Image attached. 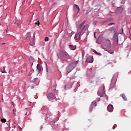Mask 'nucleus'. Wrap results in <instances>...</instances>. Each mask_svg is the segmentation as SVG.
<instances>
[{
    "label": "nucleus",
    "instance_id": "1",
    "mask_svg": "<svg viewBox=\"0 0 131 131\" xmlns=\"http://www.w3.org/2000/svg\"><path fill=\"white\" fill-rule=\"evenodd\" d=\"M86 74L88 78H93L96 74V70L94 68H88Z\"/></svg>",
    "mask_w": 131,
    "mask_h": 131
},
{
    "label": "nucleus",
    "instance_id": "2",
    "mask_svg": "<svg viewBox=\"0 0 131 131\" xmlns=\"http://www.w3.org/2000/svg\"><path fill=\"white\" fill-rule=\"evenodd\" d=\"M78 60L75 61L71 63H70L67 68H66V71L68 73H70L71 71L77 66V64H78Z\"/></svg>",
    "mask_w": 131,
    "mask_h": 131
},
{
    "label": "nucleus",
    "instance_id": "3",
    "mask_svg": "<svg viewBox=\"0 0 131 131\" xmlns=\"http://www.w3.org/2000/svg\"><path fill=\"white\" fill-rule=\"evenodd\" d=\"M42 114L43 116H45L46 119H52L51 116H53V114L51 113V112H48V111H45Z\"/></svg>",
    "mask_w": 131,
    "mask_h": 131
},
{
    "label": "nucleus",
    "instance_id": "4",
    "mask_svg": "<svg viewBox=\"0 0 131 131\" xmlns=\"http://www.w3.org/2000/svg\"><path fill=\"white\" fill-rule=\"evenodd\" d=\"M118 35L119 33L117 32L114 34L113 39L116 46H118Z\"/></svg>",
    "mask_w": 131,
    "mask_h": 131
},
{
    "label": "nucleus",
    "instance_id": "5",
    "mask_svg": "<svg viewBox=\"0 0 131 131\" xmlns=\"http://www.w3.org/2000/svg\"><path fill=\"white\" fill-rule=\"evenodd\" d=\"M123 12V8L122 7H119L116 9L115 13L116 15H119V14Z\"/></svg>",
    "mask_w": 131,
    "mask_h": 131
},
{
    "label": "nucleus",
    "instance_id": "6",
    "mask_svg": "<svg viewBox=\"0 0 131 131\" xmlns=\"http://www.w3.org/2000/svg\"><path fill=\"white\" fill-rule=\"evenodd\" d=\"M96 106H97V102L93 101L90 105L89 112H92L94 109V107H96Z\"/></svg>",
    "mask_w": 131,
    "mask_h": 131
},
{
    "label": "nucleus",
    "instance_id": "7",
    "mask_svg": "<svg viewBox=\"0 0 131 131\" xmlns=\"http://www.w3.org/2000/svg\"><path fill=\"white\" fill-rule=\"evenodd\" d=\"M107 110L108 111V112H113V110H114L113 105L109 104L107 107Z\"/></svg>",
    "mask_w": 131,
    "mask_h": 131
},
{
    "label": "nucleus",
    "instance_id": "8",
    "mask_svg": "<svg viewBox=\"0 0 131 131\" xmlns=\"http://www.w3.org/2000/svg\"><path fill=\"white\" fill-rule=\"evenodd\" d=\"M67 56V53H66V52L61 51L59 53V57H60V58H65Z\"/></svg>",
    "mask_w": 131,
    "mask_h": 131
},
{
    "label": "nucleus",
    "instance_id": "9",
    "mask_svg": "<svg viewBox=\"0 0 131 131\" xmlns=\"http://www.w3.org/2000/svg\"><path fill=\"white\" fill-rule=\"evenodd\" d=\"M102 41H103V38L102 37V36H99L97 39L96 42H97L98 45H101Z\"/></svg>",
    "mask_w": 131,
    "mask_h": 131
},
{
    "label": "nucleus",
    "instance_id": "10",
    "mask_svg": "<svg viewBox=\"0 0 131 131\" xmlns=\"http://www.w3.org/2000/svg\"><path fill=\"white\" fill-rule=\"evenodd\" d=\"M86 62H88V63H93V62H94V57H87Z\"/></svg>",
    "mask_w": 131,
    "mask_h": 131
},
{
    "label": "nucleus",
    "instance_id": "11",
    "mask_svg": "<svg viewBox=\"0 0 131 131\" xmlns=\"http://www.w3.org/2000/svg\"><path fill=\"white\" fill-rule=\"evenodd\" d=\"M105 41L106 42V46H107V48L110 49V48H111V41H110V40H109L108 39H106Z\"/></svg>",
    "mask_w": 131,
    "mask_h": 131
},
{
    "label": "nucleus",
    "instance_id": "12",
    "mask_svg": "<svg viewBox=\"0 0 131 131\" xmlns=\"http://www.w3.org/2000/svg\"><path fill=\"white\" fill-rule=\"evenodd\" d=\"M46 128L48 130H50L51 129H53V125H52V124H50V123L47 124V126H46Z\"/></svg>",
    "mask_w": 131,
    "mask_h": 131
},
{
    "label": "nucleus",
    "instance_id": "13",
    "mask_svg": "<svg viewBox=\"0 0 131 131\" xmlns=\"http://www.w3.org/2000/svg\"><path fill=\"white\" fill-rule=\"evenodd\" d=\"M108 30V31H110V32H111L112 33H114V32H115L116 31L115 28H114V27L110 28Z\"/></svg>",
    "mask_w": 131,
    "mask_h": 131
},
{
    "label": "nucleus",
    "instance_id": "14",
    "mask_svg": "<svg viewBox=\"0 0 131 131\" xmlns=\"http://www.w3.org/2000/svg\"><path fill=\"white\" fill-rule=\"evenodd\" d=\"M36 68L38 70V75L40 73V71H41V68H40V65L39 64H37Z\"/></svg>",
    "mask_w": 131,
    "mask_h": 131
},
{
    "label": "nucleus",
    "instance_id": "15",
    "mask_svg": "<svg viewBox=\"0 0 131 131\" xmlns=\"http://www.w3.org/2000/svg\"><path fill=\"white\" fill-rule=\"evenodd\" d=\"M70 50H72V51H74L76 49V46H73V45H70L69 46Z\"/></svg>",
    "mask_w": 131,
    "mask_h": 131
},
{
    "label": "nucleus",
    "instance_id": "16",
    "mask_svg": "<svg viewBox=\"0 0 131 131\" xmlns=\"http://www.w3.org/2000/svg\"><path fill=\"white\" fill-rule=\"evenodd\" d=\"M91 85V86H96V85H97V81H92Z\"/></svg>",
    "mask_w": 131,
    "mask_h": 131
},
{
    "label": "nucleus",
    "instance_id": "17",
    "mask_svg": "<svg viewBox=\"0 0 131 131\" xmlns=\"http://www.w3.org/2000/svg\"><path fill=\"white\" fill-rule=\"evenodd\" d=\"M75 8H76V9L78 10V12L77 13V14H78V13L79 12V11H80V9L79 8V6H78V5L75 4L74 5Z\"/></svg>",
    "mask_w": 131,
    "mask_h": 131
},
{
    "label": "nucleus",
    "instance_id": "18",
    "mask_svg": "<svg viewBox=\"0 0 131 131\" xmlns=\"http://www.w3.org/2000/svg\"><path fill=\"white\" fill-rule=\"evenodd\" d=\"M75 38L77 40L80 39V36L77 33H76L75 35Z\"/></svg>",
    "mask_w": 131,
    "mask_h": 131
},
{
    "label": "nucleus",
    "instance_id": "19",
    "mask_svg": "<svg viewBox=\"0 0 131 131\" xmlns=\"http://www.w3.org/2000/svg\"><path fill=\"white\" fill-rule=\"evenodd\" d=\"M114 88H115V83H114V84L111 83L109 90H113Z\"/></svg>",
    "mask_w": 131,
    "mask_h": 131
},
{
    "label": "nucleus",
    "instance_id": "20",
    "mask_svg": "<svg viewBox=\"0 0 131 131\" xmlns=\"http://www.w3.org/2000/svg\"><path fill=\"white\" fill-rule=\"evenodd\" d=\"M37 79H38V78H35L33 80H31L30 82H31V83H34V82H35Z\"/></svg>",
    "mask_w": 131,
    "mask_h": 131
},
{
    "label": "nucleus",
    "instance_id": "21",
    "mask_svg": "<svg viewBox=\"0 0 131 131\" xmlns=\"http://www.w3.org/2000/svg\"><path fill=\"white\" fill-rule=\"evenodd\" d=\"M44 63L46 65V72H49V68H48V64L47 63V62H46V61H44Z\"/></svg>",
    "mask_w": 131,
    "mask_h": 131
},
{
    "label": "nucleus",
    "instance_id": "22",
    "mask_svg": "<svg viewBox=\"0 0 131 131\" xmlns=\"http://www.w3.org/2000/svg\"><path fill=\"white\" fill-rule=\"evenodd\" d=\"M105 93V91H103L102 92H100V94H99V95L100 96V97H103Z\"/></svg>",
    "mask_w": 131,
    "mask_h": 131
},
{
    "label": "nucleus",
    "instance_id": "23",
    "mask_svg": "<svg viewBox=\"0 0 131 131\" xmlns=\"http://www.w3.org/2000/svg\"><path fill=\"white\" fill-rule=\"evenodd\" d=\"M122 97L124 101H127V98H126V96H125V95H124V94L122 95Z\"/></svg>",
    "mask_w": 131,
    "mask_h": 131
},
{
    "label": "nucleus",
    "instance_id": "24",
    "mask_svg": "<svg viewBox=\"0 0 131 131\" xmlns=\"http://www.w3.org/2000/svg\"><path fill=\"white\" fill-rule=\"evenodd\" d=\"M68 89H71V88H72V83H69L68 84Z\"/></svg>",
    "mask_w": 131,
    "mask_h": 131
},
{
    "label": "nucleus",
    "instance_id": "25",
    "mask_svg": "<svg viewBox=\"0 0 131 131\" xmlns=\"http://www.w3.org/2000/svg\"><path fill=\"white\" fill-rule=\"evenodd\" d=\"M49 98L53 99V98H54V94H53V93H49Z\"/></svg>",
    "mask_w": 131,
    "mask_h": 131
},
{
    "label": "nucleus",
    "instance_id": "26",
    "mask_svg": "<svg viewBox=\"0 0 131 131\" xmlns=\"http://www.w3.org/2000/svg\"><path fill=\"white\" fill-rule=\"evenodd\" d=\"M91 12H92V9H89L86 10L85 13L86 15H88L89 14H90V13H91Z\"/></svg>",
    "mask_w": 131,
    "mask_h": 131
},
{
    "label": "nucleus",
    "instance_id": "27",
    "mask_svg": "<svg viewBox=\"0 0 131 131\" xmlns=\"http://www.w3.org/2000/svg\"><path fill=\"white\" fill-rule=\"evenodd\" d=\"M118 33H119V34H122V33H123V29H120Z\"/></svg>",
    "mask_w": 131,
    "mask_h": 131
},
{
    "label": "nucleus",
    "instance_id": "28",
    "mask_svg": "<svg viewBox=\"0 0 131 131\" xmlns=\"http://www.w3.org/2000/svg\"><path fill=\"white\" fill-rule=\"evenodd\" d=\"M106 21H107V22H110V21H113V18H107L106 19Z\"/></svg>",
    "mask_w": 131,
    "mask_h": 131
},
{
    "label": "nucleus",
    "instance_id": "29",
    "mask_svg": "<svg viewBox=\"0 0 131 131\" xmlns=\"http://www.w3.org/2000/svg\"><path fill=\"white\" fill-rule=\"evenodd\" d=\"M2 122H7V120L5 118L1 119Z\"/></svg>",
    "mask_w": 131,
    "mask_h": 131
},
{
    "label": "nucleus",
    "instance_id": "30",
    "mask_svg": "<svg viewBox=\"0 0 131 131\" xmlns=\"http://www.w3.org/2000/svg\"><path fill=\"white\" fill-rule=\"evenodd\" d=\"M34 43V41L33 40L32 42H30V45H31L32 47L33 46Z\"/></svg>",
    "mask_w": 131,
    "mask_h": 131
},
{
    "label": "nucleus",
    "instance_id": "31",
    "mask_svg": "<svg viewBox=\"0 0 131 131\" xmlns=\"http://www.w3.org/2000/svg\"><path fill=\"white\" fill-rule=\"evenodd\" d=\"M97 20H94L93 24V25H97Z\"/></svg>",
    "mask_w": 131,
    "mask_h": 131
},
{
    "label": "nucleus",
    "instance_id": "32",
    "mask_svg": "<svg viewBox=\"0 0 131 131\" xmlns=\"http://www.w3.org/2000/svg\"><path fill=\"white\" fill-rule=\"evenodd\" d=\"M45 41H49V37H46L45 38Z\"/></svg>",
    "mask_w": 131,
    "mask_h": 131
},
{
    "label": "nucleus",
    "instance_id": "33",
    "mask_svg": "<svg viewBox=\"0 0 131 131\" xmlns=\"http://www.w3.org/2000/svg\"><path fill=\"white\" fill-rule=\"evenodd\" d=\"M84 28H85V26H83V27L81 29V31H83V30H84Z\"/></svg>",
    "mask_w": 131,
    "mask_h": 131
},
{
    "label": "nucleus",
    "instance_id": "34",
    "mask_svg": "<svg viewBox=\"0 0 131 131\" xmlns=\"http://www.w3.org/2000/svg\"><path fill=\"white\" fill-rule=\"evenodd\" d=\"M111 25H115V23H111L108 24V26H110Z\"/></svg>",
    "mask_w": 131,
    "mask_h": 131
},
{
    "label": "nucleus",
    "instance_id": "35",
    "mask_svg": "<svg viewBox=\"0 0 131 131\" xmlns=\"http://www.w3.org/2000/svg\"><path fill=\"white\" fill-rule=\"evenodd\" d=\"M34 60V58H33V57H32V56H30V57H29V60Z\"/></svg>",
    "mask_w": 131,
    "mask_h": 131
},
{
    "label": "nucleus",
    "instance_id": "36",
    "mask_svg": "<svg viewBox=\"0 0 131 131\" xmlns=\"http://www.w3.org/2000/svg\"><path fill=\"white\" fill-rule=\"evenodd\" d=\"M85 22H86V20H84L83 22L81 23V25L83 26L85 24Z\"/></svg>",
    "mask_w": 131,
    "mask_h": 131
},
{
    "label": "nucleus",
    "instance_id": "37",
    "mask_svg": "<svg viewBox=\"0 0 131 131\" xmlns=\"http://www.w3.org/2000/svg\"><path fill=\"white\" fill-rule=\"evenodd\" d=\"M82 31H81V30L78 32V33H77V34H78L80 36L81 35Z\"/></svg>",
    "mask_w": 131,
    "mask_h": 131
},
{
    "label": "nucleus",
    "instance_id": "38",
    "mask_svg": "<svg viewBox=\"0 0 131 131\" xmlns=\"http://www.w3.org/2000/svg\"><path fill=\"white\" fill-rule=\"evenodd\" d=\"M108 52L110 53V54H113L114 53V51H112L111 50H109Z\"/></svg>",
    "mask_w": 131,
    "mask_h": 131
},
{
    "label": "nucleus",
    "instance_id": "39",
    "mask_svg": "<svg viewBox=\"0 0 131 131\" xmlns=\"http://www.w3.org/2000/svg\"><path fill=\"white\" fill-rule=\"evenodd\" d=\"M82 26H83L82 25H81V24H80V25L79 26V28H80V29H81V28L82 27Z\"/></svg>",
    "mask_w": 131,
    "mask_h": 131
},
{
    "label": "nucleus",
    "instance_id": "40",
    "mask_svg": "<svg viewBox=\"0 0 131 131\" xmlns=\"http://www.w3.org/2000/svg\"><path fill=\"white\" fill-rule=\"evenodd\" d=\"M13 112L14 115H16V110H13Z\"/></svg>",
    "mask_w": 131,
    "mask_h": 131
},
{
    "label": "nucleus",
    "instance_id": "41",
    "mask_svg": "<svg viewBox=\"0 0 131 131\" xmlns=\"http://www.w3.org/2000/svg\"><path fill=\"white\" fill-rule=\"evenodd\" d=\"M96 55H98V56H102V54L100 53V52H97Z\"/></svg>",
    "mask_w": 131,
    "mask_h": 131
},
{
    "label": "nucleus",
    "instance_id": "42",
    "mask_svg": "<svg viewBox=\"0 0 131 131\" xmlns=\"http://www.w3.org/2000/svg\"><path fill=\"white\" fill-rule=\"evenodd\" d=\"M1 72L2 73H7V72L5 70L4 71H2Z\"/></svg>",
    "mask_w": 131,
    "mask_h": 131
},
{
    "label": "nucleus",
    "instance_id": "43",
    "mask_svg": "<svg viewBox=\"0 0 131 131\" xmlns=\"http://www.w3.org/2000/svg\"><path fill=\"white\" fill-rule=\"evenodd\" d=\"M93 52H94V53H95V54H96V55L97 53H98V52H97V51H96V50H95V49L93 50Z\"/></svg>",
    "mask_w": 131,
    "mask_h": 131
},
{
    "label": "nucleus",
    "instance_id": "44",
    "mask_svg": "<svg viewBox=\"0 0 131 131\" xmlns=\"http://www.w3.org/2000/svg\"><path fill=\"white\" fill-rule=\"evenodd\" d=\"M121 4L122 5V4H125V2H124V1H121Z\"/></svg>",
    "mask_w": 131,
    "mask_h": 131
},
{
    "label": "nucleus",
    "instance_id": "45",
    "mask_svg": "<svg viewBox=\"0 0 131 131\" xmlns=\"http://www.w3.org/2000/svg\"><path fill=\"white\" fill-rule=\"evenodd\" d=\"M35 24H36H36H37V26H39V21L38 20V23H36Z\"/></svg>",
    "mask_w": 131,
    "mask_h": 131
},
{
    "label": "nucleus",
    "instance_id": "46",
    "mask_svg": "<svg viewBox=\"0 0 131 131\" xmlns=\"http://www.w3.org/2000/svg\"><path fill=\"white\" fill-rule=\"evenodd\" d=\"M27 39L29 40L30 39V36H28L27 37Z\"/></svg>",
    "mask_w": 131,
    "mask_h": 131
},
{
    "label": "nucleus",
    "instance_id": "47",
    "mask_svg": "<svg viewBox=\"0 0 131 131\" xmlns=\"http://www.w3.org/2000/svg\"><path fill=\"white\" fill-rule=\"evenodd\" d=\"M34 85H32L31 86V89L32 90H33V89H34Z\"/></svg>",
    "mask_w": 131,
    "mask_h": 131
},
{
    "label": "nucleus",
    "instance_id": "48",
    "mask_svg": "<svg viewBox=\"0 0 131 131\" xmlns=\"http://www.w3.org/2000/svg\"><path fill=\"white\" fill-rule=\"evenodd\" d=\"M25 110H27L28 111H29L30 110V108H26Z\"/></svg>",
    "mask_w": 131,
    "mask_h": 131
},
{
    "label": "nucleus",
    "instance_id": "49",
    "mask_svg": "<svg viewBox=\"0 0 131 131\" xmlns=\"http://www.w3.org/2000/svg\"><path fill=\"white\" fill-rule=\"evenodd\" d=\"M112 5L113 6V7H115V3H112Z\"/></svg>",
    "mask_w": 131,
    "mask_h": 131
},
{
    "label": "nucleus",
    "instance_id": "50",
    "mask_svg": "<svg viewBox=\"0 0 131 131\" xmlns=\"http://www.w3.org/2000/svg\"><path fill=\"white\" fill-rule=\"evenodd\" d=\"M18 128H19V130L22 131V128H21L20 126H18Z\"/></svg>",
    "mask_w": 131,
    "mask_h": 131
},
{
    "label": "nucleus",
    "instance_id": "51",
    "mask_svg": "<svg viewBox=\"0 0 131 131\" xmlns=\"http://www.w3.org/2000/svg\"><path fill=\"white\" fill-rule=\"evenodd\" d=\"M106 22H107V19H105L103 21V23H106Z\"/></svg>",
    "mask_w": 131,
    "mask_h": 131
},
{
    "label": "nucleus",
    "instance_id": "52",
    "mask_svg": "<svg viewBox=\"0 0 131 131\" xmlns=\"http://www.w3.org/2000/svg\"><path fill=\"white\" fill-rule=\"evenodd\" d=\"M97 32H94V37H95L96 38V33Z\"/></svg>",
    "mask_w": 131,
    "mask_h": 131
},
{
    "label": "nucleus",
    "instance_id": "53",
    "mask_svg": "<svg viewBox=\"0 0 131 131\" xmlns=\"http://www.w3.org/2000/svg\"><path fill=\"white\" fill-rule=\"evenodd\" d=\"M42 128H43L42 126H41L40 127V130H41V129H42Z\"/></svg>",
    "mask_w": 131,
    "mask_h": 131
},
{
    "label": "nucleus",
    "instance_id": "54",
    "mask_svg": "<svg viewBox=\"0 0 131 131\" xmlns=\"http://www.w3.org/2000/svg\"><path fill=\"white\" fill-rule=\"evenodd\" d=\"M12 104H13V106H14V107H15V106H16V104H15V103H14V102H12Z\"/></svg>",
    "mask_w": 131,
    "mask_h": 131
},
{
    "label": "nucleus",
    "instance_id": "55",
    "mask_svg": "<svg viewBox=\"0 0 131 131\" xmlns=\"http://www.w3.org/2000/svg\"><path fill=\"white\" fill-rule=\"evenodd\" d=\"M101 100V98H98V100H97V102H100V100Z\"/></svg>",
    "mask_w": 131,
    "mask_h": 131
},
{
    "label": "nucleus",
    "instance_id": "56",
    "mask_svg": "<svg viewBox=\"0 0 131 131\" xmlns=\"http://www.w3.org/2000/svg\"><path fill=\"white\" fill-rule=\"evenodd\" d=\"M103 91L105 90V86L104 85L103 86Z\"/></svg>",
    "mask_w": 131,
    "mask_h": 131
},
{
    "label": "nucleus",
    "instance_id": "57",
    "mask_svg": "<svg viewBox=\"0 0 131 131\" xmlns=\"http://www.w3.org/2000/svg\"><path fill=\"white\" fill-rule=\"evenodd\" d=\"M1 45H6V43H1Z\"/></svg>",
    "mask_w": 131,
    "mask_h": 131
},
{
    "label": "nucleus",
    "instance_id": "58",
    "mask_svg": "<svg viewBox=\"0 0 131 131\" xmlns=\"http://www.w3.org/2000/svg\"><path fill=\"white\" fill-rule=\"evenodd\" d=\"M28 34H29V35H30V32H28Z\"/></svg>",
    "mask_w": 131,
    "mask_h": 131
},
{
    "label": "nucleus",
    "instance_id": "59",
    "mask_svg": "<svg viewBox=\"0 0 131 131\" xmlns=\"http://www.w3.org/2000/svg\"><path fill=\"white\" fill-rule=\"evenodd\" d=\"M5 68H6V67H4L3 69L4 70H5Z\"/></svg>",
    "mask_w": 131,
    "mask_h": 131
},
{
    "label": "nucleus",
    "instance_id": "60",
    "mask_svg": "<svg viewBox=\"0 0 131 131\" xmlns=\"http://www.w3.org/2000/svg\"><path fill=\"white\" fill-rule=\"evenodd\" d=\"M25 115H27V112L26 113Z\"/></svg>",
    "mask_w": 131,
    "mask_h": 131
},
{
    "label": "nucleus",
    "instance_id": "61",
    "mask_svg": "<svg viewBox=\"0 0 131 131\" xmlns=\"http://www.w3.org/2000/svg\"><path fill=\"white\" fill-rule=\"evenodd\" d=\"M55 98H56V100H55V101H56V102H57V98H56V97H55Z\"/></svg>",
    "mask_w": 131,
    "mask_h": 131
},
{
    "label": "nucleus",
    "instance_id": "62",
    "mask_svg": "<svg viewBox=\"0 0 131 131\" xmlns=\"http://www.w3.org/2000/svg\"><path fill=\"white\" fill-rule=\"evenodd\" d=\"M31 74H30L29 75V76H31Z\"/></svg>",
    "mask_w": 131,
    "mask_h": 131
},
{
    "label": "nucleus",
    "instance_id": "63",
    "mask_svg": "<svg viewBox=\"0 0 131 131\" xmlns=\"http://www.w3.org/2000/svg\"><path fill=\"white\" fill-rule=\"evenodd\" d=\"M24 3H25L24 1H23V4H24Z\"/></svg>",
    "mask_w": 131,
    "mask_h": 131
},
{
    "label": "nucleus",
    "instance_id": "64",
    "mask_svg": "<svg viewBox=\"0 0 131 131\" xmlns=\"http://www.w3.org/2000/svg\"><path fill=\"white\" fill-rule=\"evenodd\" d=\"M66 86H67L66 85L64 86L65 89H66Z\"/></svg>",
    "mask_w": 131,
    "mask_h": 131
}]
</instances>
